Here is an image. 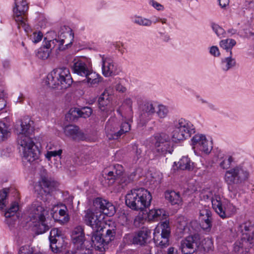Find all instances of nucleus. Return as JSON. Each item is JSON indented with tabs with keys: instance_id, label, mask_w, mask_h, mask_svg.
I'll use <instances>...</instances> for the list:
<instances>
[{
	"instance_id": "30",
	"label": "nucleus",
	"mask_w": 254,
	"mask_h": 254,
	"mask_svg": "<svg viewBox=\"0 0 254 254\" xmlns=\"http://www.w3.org/2000/svg\"><path fill=\"white\" fill-rule=\"evenodd\" d=\"M88 72L87 74L83 76L85 77V79L83 80V82L87 83L89 86H93L101 81L99 75L93 72L91 68Z\"/></svg>"
},
{
	"instance_id": "61",
	"label": "nucleus",
	"mask_w": 254,
	"mask_h": 254,
	"mask_svg": "<svg viewBox=\"0 0 254 254\" xmlns=\"http://www.w3.org/2000/svg\"><path fill=\"white\" fill-rule=\"evenodd\" d=\"M48 41H49L50 43H51V46H53V48H55V47L57 43H59V47L60 46L63 45L64 43V40H63V39L61 40L58 41V40L55 39L50 40H48Z\"/></svg>"
},
{
	"instance_id": "62",
	"label": "nucleus",
	"mask_w": 254,
	"mask_h": 254,
	"mask_svg": "<svg viewBox=\"0 0 254 254\" xmlns=\"http://www.w3.org/2000/svg\"><path fill=\"white\" fill-rule=\"evenodd\" d=\"M132 178H131L130 177H129L128 176H124L121 178L120 182L121 184L124 183L125 185H127L132 181Z\"/></svg>"
},
{
	"instance_id": "13",
	"label": "nucleus",
	"mask_w": 254,
	"mask_h": 254,
	"mask_svg": "<svg viewBox=\"0 0 254 254\" xmlns=\"http://www.w3.org/2000/svg\"><path fill=\"white\" fill-rule=\"evenodd\" d=\"M93 205L95 212H101L103 215L112 216L116 211L115 207L112 203L101 197L94 199Z\"/></svg>"
},
{
	"instance_id": "40",
	"label": "nucleus",
	"mask_w": 254,
	"mask_h": 254,
	"mask_svg": "<svg viewBox=\"0 0 254 254\" xmlns=\"http://www.w3.org/2000/svg\"><path fill=\"white\" fill-rule=\"evenodd\" d=\"M233 161L234 159L231 156L224 155L219 159V166L223 169H228Z\"/></svg>"
},
{
	"instance_id": "33",
	"label": "nucleus",
	"mask_w": 254,
	"mask_h": 254,
	"mask_svg": "<svg viewBox=\"0 0 254 254\" xmlns=\"http://www.w3.org/2000/svg\"><path fill=\"white\" fill-rule=\"evenodd\" d=\"M166 211L163 209H152L148 213L149 219L154 221L166 218Z\"/></svg>"
},
{
	"instance_id": "15",
	"label": "nucleus",
	"mask_w": 254,
	"mask_h": 254,
	"mask_svg": "<svg viewBox=\"0 0 254 254\" xmlns=\"http://www.w3.org/2000/svg\"><path fill=\"white\" fill-rule=\"evenodd\" d=\"M57 187V183L49 180L46 177H42L40 181L35 185L34 189L38 194L42 195L44 193L49 194Z\"/></svg>"
},
{
	"instance_id": "36",
	"label": "nucleus",
	"mask_w": 254,
	"mask_h": 254,
	"mask_svg": "<svg viewBox=\"0 0 254 254\" xmlns=\"http://www.w3.org/2000/svg\"><path fill=\"white\" fill-rule=\"evenodd\" d=\"M236 65V62L234 58H232V55L226 57L222 60L221 67L223 70L227 71L234 67Z\"/></svg>"
},
{
	"instance_id": "49",
	"label": "nucleus",
	"mask_w": 254,
	"mask_h": 254,
	"mask_svg": "<svg viewBox=\"0 0 254 254\" xmlns=\"http://www.w3.org/2000/svg\"><path fill=\"white\" fill-rule=\"evenodd\" d=\"M50 50L45 49V48H40L37 53L36 56L38 58L45 60L47 59L50 56Z\"/></svg>"
},
{
	"instance_id": "43",
	"label": "nucleus",
	"mask_w": 254,
	"mask_h": 254,
	"mask_svg": "<svg viewBox=\"0 0 254 254\" xmlns=\"http://www.w3.org/2000/svg\"><path fill=\"white\" fill-rule=\"evenodd\" d=\"M205 139L206 137L202 134H195L191 139L193 148L198 149Z\"/></svg>"
},
{
	"instance_id": "5",
	"label": "nucleus",
	"mask_w": 254,
	"mask_h": 254,
	"mask_svg": "<svg viewBox=\"0 0 254 254\" xmlns=\"http://www.w3.org/2000/svg\"><path fill=\"white\" fill-rule=\"evenodd\" d=\"M46 82L50 87L66 89L71 85L73 80L69 69L62 67L54 69L49 73Z\"/></svg>"
},
{
	"instance_id": "16",
	"label": "nucleus",
	"mask_w": 254,
	"mask_h": 254,
	"mask_svg": "<svg viewBox=\"0 0 254 254\" xmlns=\"http://www.w3.org/2000/svg\"><path fill=\"white\" fill-rule=\"evenodd\" d=\"M49 240L52 251L56 253L60 252L64 241L61 231L58 228L52 229L50 232Z\"/></svg>"
},
{
	"instance_id": "11",
	"label": "nucleus",
	"mask_w": 254,
	"mask_h": 254,
	"mask_svg": "<svg viewBox=\"0 0 254 254\" xmlns=\"http://www.w3.org/2000/svg\"><path fill=\"white\" fill-rule=\"evenodd\" d=\"M137 104L140 110V121L145 124L150 121L156 112L153 104L150 101H143L141 97H136Z\"/></svg>"
},
{
	"instance_id": "24",
	"label": "nucleus",
	"mask_w": 254,
	"mask_h": 254,
	"mask_svg": "<svg viewBox=\"0 0 254 254\" xmlns=\"http://www.w3.org/2000/svg\"><path fill=\"white\" fill-rule=\"evenodd\" d=\"M64 132L67 136H70L75 140H83L85 137L83 132L79 130V128L74 125H68L64 128Z\"/></svg>"
},
{
	"instance_id": "39",
	"label": "nucleus",
	"mask_w": 254,
	"mask_h": 254,
	"mask_svg": "<svg viewBox=\"0 0 254 254\" xmlns=\"http://www.w3.org/2000/svg\"><path fill=\"white\" fill-rule=\"evenodd\" d=\"M179 167L181 170H190L193 168V163L188 157H183L179 161Z\"/></svg>"
},
{
	"instance_id": "23",
	"label": "nucleus",
	"mask_w": 254,
	"mask_h": 254,
	"mask_svg": "<svg viewBox=\"0 0 254 254\" xmlns=\"http://www.w3.org/2000/svg\"><path fill=\"white\" fill-rule=\"evenodd\" d=\"M151 231L147 228H143L139 231L133 238V243L139 245H143L147 243L151 238Z\"/></svg>"
},
{
	"instance_id": "64",
	"label": "nucleus",
	"mask_w": 254,
	"mask_h": 254,
	"mask_svg": "<svg viewBox=\"0 0 254 254\" xmlns=\"http://www.w3.org/2000/svg\"><path fill=\"white\" fill-rule=\"evenodd\" d=\"M152 5L158 10H162L163 8L161 4L153 0L152 1Z\"/></svg>"
},
{
	"instance_id": "14",
	"label": "nucleus",
	"mask_w": 254,
	"mask_h": 254,
	"mask_svg": "<svg viewBox=\"0 0 254 254\" xmlns=\"http://www.w3.org/2000/svg\"><path fill=\"white\" fill-rule=\"evenodd\" d=\"M29 217L31 220H45L46 210L42 202L37 200L33 201L29 209Z\"/></svg>"
},
{
	"instance_id": "19",
	"label": "nucleus",
	"mask_w": 254,
	"mask_h": 254,
	"mask_svg": "<svg viewBox=\"0 0 254 254\" xmlns=\"http://www.w3.org/2000/svg\"><path fill=\"white\" fill-rule=\"evenodd\" d=\"M72 69L74 73L83 76L87 74L90 69L88 65V60L85 58H77L73 61Z\"/></svg>"
},
{
	"instance_id": "18",
	"label": "nucleus",
	"mask_w": 254,
	"mask_h": 254,
	"mask_svg": "<svg viewBox=\"0 0 254 254\" xmlns=\"http://www.w3.org/2000/svg\"><path fill=\"white\" fill-rule=\"evenodd\" d=\"M71 238L72 242L76 248H85L86 244L88 243L87 241L85 242L84 228L81 226H77L73 229L71 234Z\"/></svg>"
},
{
	"instance_id": "27",
	"label": "nucleus",
	"mask_w": 254,
	"mask_h": 254,
	"mask_svg": "<svg viewBox=\"0 0 254 254\" xmlns=\"http://www.w3.org/2000/svg\"><path fill=\"white\" fill-rule=\"evenodd\" d=\"M98 106L101 112L106 113L107 114L109 112H111L110 109V97L108 93H103L98 99Z\"/></svg>"
},
{
	"instance_id": "45",
	"label": "nucleus",
	"mask_w": 254,
	"mask_h": 254,
	"mask_svg": "<svg viewBox=\"0 0 254 254\" xmlns=\"http://www.w3.org/2000/svg\"><path fill=\"white\" fill-rule=\"evenodd\" d=\"M212 149V142L208 141L206 138L201 143V145L198 148L200 151L206 154L210 152Z\"/></svg>"
},
{
	"instance_id": "25",
	"label": "nucleus",
	"mask_w": 254,
	"mask_h": 254,
	"mask_svg": "<svg viewBox=\"0 0 254 254\" xmlns=\"http://www.w3.org/2000/svg\"><path fill=\"white\" fill-rule=\"evenodd\" d=\"M117 67L113 60L109 58L102 59V73L106 77L115 74Z\"/></svg>"
},
{
	"instance_id": "50",
	"label": "nucleus",
	"mask_w": 254,
	"mask_h": 254,
	"mask_svg": "<svg viewBox=\"0 0 254 254\" xmlns=\"http://www.w3.org/2000/svg\"><path fill=\"white\" fill-rule=\"evenodd\" d=\"M133 22L138 25L145 26H149L152 24V21L150 20L140 16L134 17Z\"/></svg>"
},
{
	"instance_id": "4",
	"label": "nucleus",
	"mask_w": 254,
	"mask_h": 254,
	"mask_svg": "<svg viewBox=\"0 0 254 254\" xmlns=\"http://www.w3.org/2000/svg\"><path fill=\"white\" fill-rule=\"evenodd\" d=\"M152 196L147 190L140 188L131 190L126 196V204L132 210L142 211L150 205Z\"/></svg>"
},
{
	"instance_id": "34",
	"label": "nucleus",
	"mask_w": 254,
	"mask_h": 254,
	"mask_svg": "<svg viewBox=\"0 0 254 254\" xmlns=\"http://www.w3.org/2000/svg\"><path fill=\"white\" fill-rule=\"evenodd\" d=\"M92 113V109L90 107H85L81 110L78 109H71L69 113L74 117H80L83 118L89 117Z\"/></svg>"
},
{
	"instance_id": "12",
	"label": "nucleus",
	"mask_w": 254,
	"mask_h": 254,
	"mask_svg": "<svg viewBox=\"0 0 254 254\" xmlns=\"http://www.w3.org/2000/svg\"><path fill=\"white\" fill-rule=\"evenodd\" d=\"M85 213L84 221L87 225L90 226L93 230L101 231L103 229V214L101 212H93L90 209L85 211Z\"/></svg>"
},
{
	"instance_id": "31",
	"label": "nucleus",
	"mask_w": 254,
	"mask_h": 254,
	"mask_svg": "<svg viewBox=\"0 0 254 254\" xmlns=\"http://www.w3.org/2000/svg\"><path fill=\"white\" fill-rule=\"evenodd\" d=\"M115 171H112L108 172L105 178L109 181V186L112 185L115 181L119 179L123 173V167L121 165L115 166Z\"/></svg>"
},
{
	"instance_id": "47",
	"label": "nucleus",
	"mask_w": 254,
	"mask_h": 254,
	"mask_svg": "<svg viewBox=\"0 0 254 254\" xmlns=\"http://www.w3.org/2000/svg\"><path fill=\"white\" fill-rule=\"evenodd\" d=\"M202 247L204 251L207 252L212 251L214 249L212 240L208 238L204 239L202 241Z\"/></svg>"
},
{
	"instance_id": "54",
	"label": "nucleus",
	"mask_w": 254,
	"mask_h": 254,
	"mask_svg": "<svg viewBox=\"0 0 254 254\" xmlns=\"http://www.w3.org/2000/svg\"><path fill=\"white\" fill-rule=\"evenodd\" d=\"M62 150L60 149L58 150H54L48 151L45 156L49 160L51 159L52 157H56L57 156H61L62 153Z\"/></svg>"
},
{
	"instance_id": "17",
	"label": "nucleus",
	"mask_w": 254,
	"mask_h": 254,
	"mask_svg": "<svg viewBox=\"0 0 254 254\" xmlns=\"http://www.w3.org/2000/svg\"><path fill=\"white\" fill-rule=\"evenodd\" d=\"M199 239V235L194 234L182 240L180 246L182 252L184 254H190L194 249V246L197 245Z\"/></svg>"
},
{
	"instance_id": "29",
	"label": "nucleus",
	"mask_w": 254,
	"mask_h": 254,
	"mask_svg": "<svg viewBox=\"0 0 254 254\" xmlns=\"http://www.w3.org/2000/svg\"><path fill=\"white\" fill-rule=\"evenodd\" d=\"M175 125L180 128V129L183 130H185L187 132L188 134H189V136L195 132V128L193 125L190 121L184 119L182 118L179 119L177 121Z\"/></svg>"
},
{
	"instance_id": "48",
	"label": "nucleus",
	"mask_w": 254,
	"mask_h": 254,
	"mask_svg": "<svg viewBox=\"0 0 254 254\" xmlns=\"http://www.w3.org/2000/svg\"><path fill=\"white\" fill-rule=\"evenodd\" d=\"M168 112V109L165 106L159 105L155 112L160 119H164L167 117Z\"/></svg>"
},
{
	"instance_id": "32",
	"label": "nucleus",
	"mask_w": 254,
	"mask_h": 254,
	"mask_svg": "<svg viewBox=\"0 0 254 254\" xmlns=\"http://www.w3.org/2000/svg\"><path fill=\"white\" fill-rule=\"evenodd\" d=\"M189 134H188L185 130H183L179 128L176 125L172 133V140L175 142H178L183 141L188 137H189Z\"/></svg>"
},
{
	"instance_id": "22",
	"label": "nucleus",
	"mask_w": 254,
	"mask_h": 254,
	"mask_svg": "<svg viewBox=\"0 0 254 254\" xmlns=\"http://www.w3.org/2000/svg\"><path fill=\"white\" fill-rule=\"evenodd\" d=\"M199 219L202 223L204 229H210L212 226V213L207 207H204L199 211Z\"/></svg>"
},
{
	"instance_id": "37",
	"label": "nucleus",
	"mask_w": 254,
	"mask_h": 254,
	"mask_svg": "<svg viewBox=\"0 0 254 254\" xmlns=\"http://www.w3.org/2000/svg\"><path fill=\"white\" fill-rule=\"evenodd\" d=\"M236 44V42L232 39H226L220 42L219 45L221 48L227 52H230V55H232V49Z\"/></svg>"
},
{
	"instance_id": "38",
	"label": "nucleus",
	"mask_w": 254,
	"mask_h": 254,
	"mask_svg": "<svg viewBox=\"0 0 254 254\" xmlns=\"http://www.w3.org/2000/svg\"><path fill=\"white\" fill-rule=\"evenodd\" d=\"M7 98V94L4 90L1 91V114L3 112L9 113L10 111Z\"/></svg>"
},
{
	"instance_id": "55",
	"label": "nucleus",
	"mask_w": 254,
	"mask_h": 254,
	"mask_svg": "<svg viewBox=\"0 0 254 254\" xmlns=\"http://www.w3.org/2000/svg\"><path fill=\"white\" fill-rule=\"evenodd\" d=\"M76 249L75 252H67L65 254H91V251L88 248Z\"/></svg>"
},
{
	"instance_id": "53",
	"label": "nucleus",
	"mask_w": 254,
	"mask_h": 254,
	"mask_svg": "<svg viewBox=\"0 0 254 254\" xmlns=\"http://www.w3.org/2000/svg\"><path fill=\"white\" fill-rule=\"evenodd\" d=\"M43 37V34L40 32H34L30 36V39L34 43H37L40 41Z\"/></svg>"
},
{
	"instance_id": "44",
	"label": "nucleus",
	"mask_w": 254,
	"mask_h": 254,
	"mask_svg": "<svg viewBox=\"0 0 254 254\" xmlns=\"http://www.w3.org/2000/svg\"><path fill=\"white\" fill-rule=\"evenodd\" d=\"M19 209V205L18 203L14 202L12 203L9 209H8L4 213L6 218H9L14 216L16 212Z\"/></svg>"
},
{
	"instance_id": "56",
	"label": "nucleus",
	"mask_w": 254,
	"mask_h": 254,
	"mask_svg": "<svg viewBox=\"0 0 254 254\" xmlns=\"http://www.w3.org/2000/svg\"><path fill=\"white\" fill-rule=\"evenodd\" d=\"M123 82V80L122 79L120 78L117 79L115 88L117 91L123 93L126 91V88L122 85Z\"/></svg>"
},
{
	"instance_id": "26",
	"label": "nucleus",
	"mask_w": 254,
	"mask_h": 254,
	"mask_svg": "<svg viewBox=\"0 0 254 254\" xmlns=\"http://www.w3.org/2000/svg\"><path fill=\"white\" fill-rule=\"evenodd\" d=\"M11 119L6 116L1 121V140H5L11 135Z\"/></svg>"
},
{
	"instance_id": "52",
	"label": "nucleus",
	"mask_w": 254,
	"mask_h": 254,
	"mask_svg": "<svg viewBox=\"0 0 254 254\" xmlns=\"http://www.w3.org/2000/svg\"><path fill=\"white\" fill-rule=\"evenodd\" d=\"M59 214L60 216L64 217L61 221L63 223H67L69 220V217L68 215L67 214V208L66 207H64L63 209H60L59 211Z\"/></svg>"
},
{
	"instance_id": "41",
	"label": "nucleus",
	"mask_w": 254,
	"mask_h": 254,
	"mask_svg": "<svg viewBox=\"0 0 254 254\" xmlns=\"http://www.w3.org/2000/svg\"><path fill=\"white\" fill-rule=\"evenodd\" d=\"M116 234L115 227H113L112 229H108L106 230V234L103 236L105 245L108 244L112 241L115 237Z\"/></svg>"
},
{
	"instance_id": "51",
	"label": "nucleus",
	"mask_w": 254,
	"mask_h": 254,
	"mask_svg": "<svg viewBox=\"0 0 254 254\" xmlns=\"http://www.w3.org/2000/svg\"><path fill=\"white\" fill-rule=\"evenodd\" d=\"M118 221L122 225H128L130 221L128 214L125 213H121L118 217Z\"/></svg>"
},
{
	"instance_id": "3",
	"label": "nucleus",
	"mask_w": 254,
	"mask_h": 254,
	"mask_svg": "<svg viewBox=\"0 0 254 254\" xmlns=\"http://www.w3.org/2000/svg\"><path fill=\"white\" fill-rule=\"evenodd\" d=\"M201 194L204 199L211 201L212 208L221 218L231 217L236 213L235 206L220 195H214L212 192L208 190L204 191Z\"/></svg>"
},
{
	"instance_id": "60",
	"label": "nucleus",
	"mask_w": 254,
	"mask_h": 254,
	"mask_svg": "<svg viewBox=\"0 0 254 254\" xmlns=\"http://www.w3.org/2000/svg\"><path fill=\"white\" fill-rule=\"evenodd\" d=\"M210 53L212 55L215 57L219 56L220 55L219 50L218 48L216 46H212L210 50Z\"/></svg>"
},
{
	"instance_id": "8",
	"label": "nucleus",
	"mask_w": 254,
	"mask_h": 254,
	"mask_svg": "<svg viewBox=\"0 0 254 254\" xmlns=\"http://www.w3.org/2000/svg\"><path fill=\"white\" fill-rule=\"evenodd\" d=\"M150 139L154 146L153 151L156 155H165L168 153L171 154L173 151L168 134L164 133L155 134Z\"/></svg>"
},
{
	"instance_id": "57",
	"label": "nucleus",
	"mask_w": 254,
	"mask_h": 254,
	"mask_svg": "<svg viewBox=\"0 0 254 254\" xmlns=\"http://www.w3.org/2000/svg\"><path fill=\"white\" fill-rule=\"evenodd\" d=\"M18 254H33V251L30 246H24L20 248Z\"/></svg>"
},
{
	"instance_id": "63",
	"label": "nucleus",
	"mask_w": 254,
	"mask_h": 254,
	"mask_svg": "<svg viewBox=\"0 0 254 254\" xmlns=\"http://www.w3.org/2000/svg\"><path fill=\"white\" fill-rule=\"evenodd\" d=\"M166 254H178V250L174 247H170L167 249Z\"/></svg>"
},
{
	"instance_id": "9",
	"label": "nucleus",
	"mask_w": 254,
	"mask_h": 254,
	"mask_svg": "<svg viewBox=\"0 0 254 254\" xmlns=\"http://www.w3.org/2000/svg\"><path fill=\"white\" fill-rule=\"evenodd\" d=\"M15 6L13 7V16L20 29L23 28L25 31L28 29L29 26L26 23L27 14L29 8L26 0H14Z\"/></svg>"
},
{
	"instance_id": "10",
	"label": "nucleus",
	"mask_w": 254,
	"mask_h": 254,
	"mask_svg": "<svg viewBox=\"0 0 254 254\" xmlns=\"http://www.w3.org/2000/svg\"><path fill=\"white\" fill-rule=\"evenodd\" d=\"M170 232L169 221L162 222L154 230L153 240L156 245L161 247L168 246Z\"/></svg>"
},
{
	"instance_id": "42",
	"label": "nucleus",
	"mask_w": 254,
	"mask_h": 254,
	"mask_svg": "<svg viewBox=\"0 0 254 254\" xmlns=\"http://www.w3.org/2000/svg\"><path fill=\"white\" fill-rule=\"evenodd\" d=\"M35 225V230L39 234H43L49 230V227L45 223V220H37Z\"/></svg>"
},
{
	"instance_id": "28",
	"label": "nucleus",
	"mask_w": 254,
	"mask_h": 254,
	"mask_svg": "<svg viewBox=\"0 0 254 254\" xmlns=\"http://www.w3.org/2000/svg\"><path fill=\"white\" fill-rule=\"evenodd\" d=\"M165 197L172 205H180L182 203V198L179 192L174 190H167L165 192Z\"/></svg>"
},
{
	"instance_id": "20",
	"label": "nucleus",
	"mask_w": 254,
	"mask_h": 254,
	"mask_svg": "<svg viewBox=\"0 0 254 254\" xmlns=\"http://www.w3.org/2000/svg\"><path fill=\"white\" fill-rule=\"evenodd\" d=\"M92 234L91 242L86 244L85 248H88L91 251V254L92 253V248L99 249L103 247L105 244L103 237L102 236V234L100 233V231L93 230Z\"/></svg>"
},
{
	"instance_id": "59",
	"label": "nucleus",
	"mask_w": 254,
	"mask_h": 254,
	"mask_svg": "<svg viewBox=\"0 0 254 254\" xmlns=\"http://www.w3.org/2000/svg\"><path fill=\"white\" fill-rule=\"evenodd\" d=\"M144 219L141 216H137L134 220V225L137 227H140L144 223Z\"/></svg>"
},
{
	"instance_id": "46",
	"label": "nucleus",
	"mask_w": 254,
	"mask_h": 254,
	"mask_svg": "<svg viewBox=\"0 0 254 254\" xmlns=\"http://www.w3.org/2000/svg\"><path fill=\"white\" fill-rule=\"evenodd\" d=\"M10 189L5 188L1 190V209L5 206L8 203L7 200Z\"/></svg>"
},
{
	"instance_id": "1",
	"label": "nucleus",
	"mask_w": 254,
	"mask_h": 254,
	"mask_svg": "<svg viewBox=\"0 0 254 254\" xmlns=\"http://www.w3.org/2000/svg\"><path fill=\"white\" fill-rule=\"evenodd\" d=\"M34 123L29 117H24L16 121L14 129L18 137L17 144L22 152L23 159L32 163L38 159L40 151L30 136L34 131Z\"/></svg>"
},
{
	"instance_id": "2",
	"label": "nucleus",
	"mask_w": 254,
	"mask_h": 254,
	"mask_svg": "<svg viewBox=\"0 0 254 254\" xmlns=\"http://www.w3.org/2000/svg\"><path fill=\"white\" fill-rule=\"evenodd\" d=\"M241 238L234 244V251L238 254H247L254 246V222L246 221L239 226Z\"/></svg>"
},
{
	"instance_id": "35",
	"label": "nucleus",
	"mask_w": 254,
	"mask_h": 254,
	"mask_svg": "<svg viewBox=\"0 0 254 254\" xmlns=\"http://www.w3.org/2000/svg\"><path fill=\"white\" fill-rule=\"evenodd\" d=\"M177 228L181 234L189 233L188 222L186 218L183 217H179L177 220Z\"/></svg>"
},
{
	"instance_id": "6",
	"label": "nucleus",
	"mask_w": 254,
	"mask_h": 254,
	"mask_svg": "<svg viewBox=\"0 0 254 254\" xmlns=\"http://www.w3.org/2000/svg\"><path fill=\"white\" fill-rule=\"evenodd\" d=\"M250 176L248 170L241 165L236 166L227 170L224 176L225 182L229 190L233 191L235 185L240 186L248 181Z\"/></svg>"
},
{
	"instance_id": "7",
	"label": "nucleus",
	"mask_w": 254,
	"mask_h": 254,
	"mask_svg": "<svg viewBox=\"0 0 254 254\" xmlns=\"http://www.w3.org/2000/svg\"><path fill=\"white\" fill-rule=\"evenodd\" d=\"M130 129V124L126 120L123 122L118 130V122L116 117H111L106 123L105 132L110 140L117 139Z\"/></svg>"
},
{
	"instance_id": "58",
	"label": "nucleus",
	"mask_w": 254,
	"mask_h": 254,
	"mask_svg": "<svg viewBox=\"0 0 254 254\" xmlns=\"http://www.w3.org/2000/svg\"><path fill=\"white\" fill-rule=\"evenodd\" d=\"M211 26L213 30L215 32L218 36L223 35L224 33V29L222 27H220L218 25L215 23H212Z\"/></svg>"
},
{
	"instance_id": "21",
	"label": "nucleus",
	"mask_w": 254,
	"mask_h": 254,
	"mask_svg": "<svg viewBox=\"0 0 254 254\" xmlns=\"http://www.w3.org/2000/svg\"><path fill=\"white\" fill-rule=\"evenodd\" d=\"M132 101L130 98L126 99L123 105V106L117 110V112L122 117V120H128L132 118L133 115L132 111Z\"/></svg>"
}]
</instances>
